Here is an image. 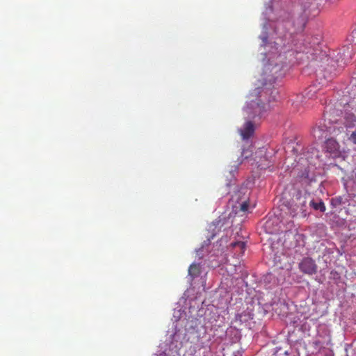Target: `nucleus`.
Returning a JSON list of instances; mask_svg holds the SVG:
<instances>
[{"label":"nucleus","mask_w":356,"mask_h":356,"mask_svg":"<svg viewBox=\"0 0 356 356\" xmlns=\"http://www.w3.org/2000/svg\"><path fill=\"white\" fill-rule=\"evenodd\" d=\"M299 268L303 273L313 275L316 273L317 266L312 259L306 257L299 264Z\"/></svg>","instance_id":"obj_3"},{"label":"nucleus","mask_w":356,"mask_h":356,"mask_svg":"<svg viewBox=\"0 0 356 356\" xmlns=\"http://www.w3.org/2000/svg\"><path fill=\"white\" fill-rule=\"evenodd\" d=\"M311 207H312L315 210H319L321 212L325 211V206L322 200H320L318 202H316L314 200H311L309 202Z\"/></svg>","instance_id":"obj_9"},{"label":"nucleus","mask_w":356,"mask_h":356,"mask_svg":"<svg viewBox=\"0 0 356 356\" xmlns=\"http://www.w3.org/2000/svg\"><path fill=\"white\" fill-rule=\"evenodd\" d=\"M351 36L353 38V42H356V29L353 31Z\"/></svg>","instance_id":"obj_14"},{"label":"nucleus","mask_w":356,"mask_h":356,"mask_svg":"<svg viewBox=\"0 0 356 356\" xmlns=\"http://www.w3.org/2000/svg\"><path fill=\"white\" fill-rule=\"evenodd\" d=\"M238 160H239V161H238V164L241 163H242V161H243V159H238Z\"/></svg>","instance_id":"obj_17"},{"label":"nucleus","mask_w":356,"mask_h":356,"mask_svg":"<svg viewBox=\"0 0 356 356\" xmlns=\"http://www.w3.org/2000/svg\"><path fill=\"white\" fill-rule=\"evenodd\" d=\"M232 246L234 248H238L241 253L243 254L245 249V243L243 241H238L232 243Z\"/></svg>","instance_id":"obj_10"},{"label":"nucleus","mask_w":356,"mask_h":356,"mask_svg":"<svg viewBox=\"0 0 356 356\" xmlns=\"http://www.w3.org/2000/svg\"><path fill=\"white\" fill-rule=\"evenodd\" d=\"M277 91L275 88L264 86L255 90V95H258L257 101L252 100L244 108V112L249 118H254L256 116H261L266 111V102H270L275 99Z\"/></svg>","instance_id":"obj_1"},{"label":"nucleus","mask_w":356,"mask_h":356,"mask_svg":"<svg viewBox=\"0 0 356 356\" xmlns=\"http://www.w3.org/2000/svg\"><path fill=\"white\" fill-rule=\"evenodd\" d=\"M201 252L202 249L197 250V254L199 256L200 258H202L203 257V254H202Z\"/></svg>","instance_id":"obj_16"},{"label":"nucleus","mask_w":356,"mask_h":356,"mask_svg":"<svg viewBox=\"0 0 356 356\" xmlns=\"http://www.w3.org/2000/svg\"><path fill=\"white\" fill-rule=\"evenodd\" d=\"M254 314L249 311H244L241 314H236L232 323L236 326H241L244 323H246L250 320L252 319Z\"/></svg>","instance_id":"obj_5"},{"label":"nucleus","mask_w":356,"mask_h":356,"mask_svg":"<svg viewBox=\"0 0 356 356\" xmlns=\"http://www.w3.org/2000/svg\"><path fill=\"white\" fill-rule=\"evenodd\" d=\"M316 86H311L305 91V96L308 98H312L314 96V94L316 93Z\"/></svg>","instance_id":"obj_11"},{"label":"nucleus","mask_w":356,"mask_h":356,"mask_svg":"<svg viewBox=\"0 0 356 356\" xmlns=\"http://www.w3.org/2000/svg\"><path fill=\"white\" fill-rule=\"evenodd\" d=\"M307 195L306 194L302 195L300 193H298L295 198L293 199L292 204L291 205V214L294 217L298 215L302 216H306V208H307Z\"/></svg>","instance_id":"obj_2"},{"label":"nucleus","mask_w":356,"mask_h":356,"mask_svg":"<svg viewBox=\"0 0 356 356\" xmlns=\"http://www.w3.org/2000/svg\"><path fill=\"white\" fill-rule=\"evenodd\" d=\"M300 20H301V24H302L300 29H303V28L305 27V24H306V20L304 17H301Z\"/></svg>","instance_id":"obj_15"},{"label":"nucleus","mask_w":356,"mask_h":356,"mask_svg":"<svg viewBox=\"0 0 356 356\" xmlns=\"http://www.w3.org/2000/svg\"><path fill=\"white\" fill-rule=\"evenodd\" d=\"M341 203V198L340 197L334 198V199H332V204H334V206L339 205Z\"/></svg>","instance_id":"obj_12"},{"label":"nucleus","mask_w":356,"mask_h":356,"mask_svg":"<svg viewBox=\"0 0 356 356\" xmlns=\"http://www.w3.org/2000/svg\"><path fill=\"white\" fill-rule=\"evenodd\" d=\"M254 125L251 121H247L243 128L240 130L241 137L243 140L250 138L254 132Z\"/></svg>","instance_id":"obj_6"},{"label":"nucleus","mask_w":356,"mask_h":356,"mask_svg":"<svg viewBox=\"0 0 356 356\" xmlns=\"http://www.w3.org/2000/svg\"><path fill=\"white\" fill-rule=\"evenodd\" d=\"M248 207H249L248 203L245 202L243 204H241L240 209H241V211L245 212L248 210Z\"/></svg>","instance_id":"obj_13"},{"label":"nucleus","mask_w":356,"mask_h":356,"mask_svg":"<svg viewBox=\"0 0 356 356\" xmlns=\"http://www.w3.org/2000/svg\"><path fill=\"white\" fill-rule=\"evenodd\" d=\"M325 149L332 157H339L341 154L340 145L334 138H328L325 141Z\"/></svg>","instance_id":"obj_4"},{"label":"nucleus","mask_w":356,"mask_h":356,"mask_svg":"<svg viewBox=\"0 0 356 356\" xmlns=\"http://www.w3.org/2000/svg\"><path fill=\"white\" fill-rule=\"evenodd\" d=\"M201 273V266L199 264L193 263L188 268V275L192 279L197 277Z\"/></svg>","instance_id":"obj_7"},{"label":"nucleus","mask_w":356,"mask_h":356,"mask_svg":"<svg viewBox=\"0 0 356 356\" xmlns=\"http://www.w3.org/2000/svg\"><path fill=\"white\" fill-rule=\"evenodd\" d=\"M346 127H353L356 124V116L353 113H347L344 121Z\"/></svg>","instance_id":"obj_8"}]
</instances>
